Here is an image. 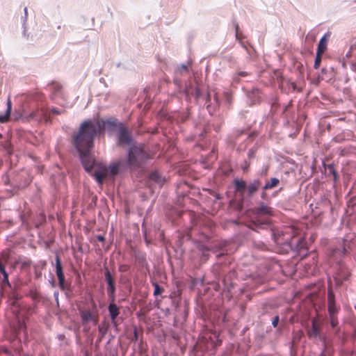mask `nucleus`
<instances>
[{
    "label": "nucleus",
    "mask_w": 356,
    "mask_h": 356,
    "mask_svg": "<svg viewBox=\"0 0 356 356\" xmlns=\"http://www.w3.org/2000/svg\"><path fill=\"white\" fill-rule=\"evenodd\" d=\"M245 134V131L243 129H240L236 131L234 133H233L232 135H229L226 139V144L227 146L230 148H234L236 145V140L238 137H239L241 135H243Z\"/></svg>",
    "instance_id": "obj_24"
},
{
    "label": "nucleus",
    "mask_w": 356,
    "mask_h": 356,
    "mask_svg": "<svg viewBox=\"0 0 356 356\" xmlns=\"http://www.w3.org/2000/svg\"><path fill=\"white\" fill-rule=\"evenodd\" d=\"M188 213L192 224L188 234L190 237L196 234L204 236L206 238L209 237L214 227L213 222L203 215H197L192 211Z\"/></svg>",
    "instance_id": "obj_7"
},
{
    "label": "nucleus",
    "mask_w": 356,
    "mask_h": 356,
    "mask_svg": "<svg viewBox=\"0 0 356 356\" xmlns=\"http://www.w3.org/2000/svg\"><path fill=\"white\" fill-rule=\"evenodd\" d=\"M353 48H354V46L351 45L350 47V49L346 54L345 57H343V58H342L341 65L343 68H346L347 66V63H348L350 65V68L353 70H355V69H356L355 63L352 60H350V58L352 57L351 50Z\"/></svg>",
    "instance_id": "obj_23"
},
{
    "label": "nucleus",
    "mask_w": 356,
    "mask_h": 356,
    "mask_svg": "<svg viewBox=\"0 0 356 356\" xmlns=\"http://www.w3.org/2000/svg\"><path fill=\"white\" fill-rule=\"evenodd\" d=\"M323 202H316L314 203H311L309 205H307L305 204V207L307 209V214H312L314 216L318 215L320 212L315 211L316 209H318V206H320Z\"/></svg>",
    "instance_id": "obj_29"
},
{
    "label": "nucleus",
    "mask_w": 356,
    "mask_h": 356,
    "mask_svg": "<svg viewBox=\"0 0 356 356\" xmlns=\"http://www.w3.org/2000/svg\"><path fill=\"white\" fill-rule=\"evenodd\" d=\"M12 111H13V103H12L10 97H8L7 99V102H6V109L4 111V113H6V115H7L8 117H10L11 115Z\"/></svg>",
    "instance_id": "obj_40"
},
{
    "label": "nucleus",
    "mask_w": 356,
    "mask_h": 356,
    "mask_svg": "<svg viewBox=\"0 0 356 356\" xmlns=\"http://www.w3.org/2000/svg\"><path fill=\"white\" fill-rule=\"evenodd\" d=\"M225 196H226L227 198H229V193H228V191H226V192H225V193H224V197H225Z\"/></svg>",
    "instance_id": "obj_60"
},
{
    "label": "nucleus",
    "mask_w": 356,
    "mask_h": 356,
    "mask_svg": "<svg viewBox=\"0 0 356 356\" xmlns=\"http://www.w3.org/2000/svg\"><path fill=\"white\" fill-rule=\"evenodd\" d=\"M128 269V266L127 265H120L119 266V270L120 272H125Z\"/></svg>",
    "instance_id": "obj_53"
},
{
    "label": "nucleus",
    "mask_w": 356,
    "mask_h": 356,
    "mask_svg": "<svg viewBox=\"0 0 356 356\" xmlns=\"http://www.w3.org/2000/svg\"><path fill=\"white\" fill-rule=\"evenodd\" d=\"M325 300V293L323 292L322 294H319L316 296V298H312L311 301L314 305L316 304H320L321 302H323Z\"/></svg>",
    "instance_id": "obj_39"
},
{
    "label": "nucleus",
    "mask_w": 356,
    "mask_h": 356,
    "mask_svg": "<svg viewBox=\"0 0 356 356\" xmlns=\"http://www.w3.org/2000/svg\"><path fill=\"white\" fill-rule=\"evenodd\" d=\"M256 150L253 148H250L248 152V157L251 159L255 157Z\"/></svg>",
    "instance_id": "obj_47"
},
{
    "label": "nucleus",
    "mask_w": 356,
    "mask_h": 356,
    "mask_svg": "<svg viewBox=\"0 0 356 356\" xmlns=\"http://www.w3.org/2000/svg\"><path fill=\"white\" fill-rule=\"evenodd\" d=\"M56 273L58 277L59 287L61 290H64L65 289V275L63 273L61 261H60V257L58 254H56Z\"/></svg>",
    "instance_id": "obj_16"
},
{
    "label": "nucleus",
    "mask_w": 356,
    "mask_h": 356,
    "mask_svg": "<svg viewBox=\"0 0 356 356\" xmlns=\"http://www.w3.org/2000/svg\"><path fill=\"white\" fill-rule=\"evenodd\" d=\"M269 171V166L268 165H264L261 170L259 172L258 175L261 177H266Z\"/></svg>",
    "instance_id": "obj_41"
},
{
    "label": "nucleus",
    "mask_w": 356,
    "mask_h": 356,
    "mask_svg": "<svg viewBox=\"0 0 356 356\" xmlns=\"http://www.w3.org/2000/svg\"><path fill=\"white\" fill-rule=\"evenodd\" d=\"M94 314H92L90 310H81L80 316L81 320L83 323H87L90 320H93Z\"/></svg>",
    "instance_id": "obj_30"
},
{
    "label": "nucleus",
    "mask_w": 356,
    "mask_h": 356,
    "mask_svg": "<svg viewBox=\"0 0 356 356\" xmlns=\"http://www.w3.org/2000/svg\"><path fill=\"white\" fill-rule=\"evenodd\" d=\"M9 118L4 112L0 113V123L6 122Z\"/></svg>",
    "instance_id": "obj_48"
},
{
    "label": "nucleus",
    "mask_w": 356,
    "mask_h": 356,
    "mask_svg": "<svg viewBox=\"0 0 356 356\" xmlns=\"http://www.w3.org/2000/svg\"><path fill=\"white\" fill-rule=\"evenodd\" d=\"M232 26L234 29V36L236 38V40H238L241 31L239 24L235 19H233L232 20Z\"/></svg>",
    "instance_id": "obj_38"
},
{
    "label": "nucleus",
    "mask_w": 356,
    "mask_h": 356,
    "mask_svg": "<svg viewBox=\"0 0 356 356\" xmlns=\"http://www.w3.org/2000/svg\"><path fill=\"white\" fill-rule=\"evenodd\" d=\"M220 198L219 195L216 196L215 199L213 200H218V199Z\"/></svg>",
    "instance_id": "obj_63"
},
{
    "label": "nucleus",
    "mask_w": 356,
    "mask_h": 356,
    "mask_svg": "<svg viewBox=\"0 0 356 356\" xmlns=\"http://www.w3.org/2000/svg\"><path fill=\"white\" fill-rule=\"evenodd\" d=\"M1 181L6 186H10L11 190L16 192L28 186L31 182V179L29 177L26 171L17 172L10 168L2 175Z\"/></svg>",
    "instance_id": "obj_6"
},
{
    "label": "nucleus",
    "mask_w": 356,
    "mask_h": 356,
    "mask_svg": "<svg viewBox=\"0 0 356 356\" xmlns=\"http://www.w3.org/2000/svg\"><path fill=\"white\" fill-rule=\"evenodd\" d=\"M72 153L98 184L113 181L127 171L144 166L149 149L133 136L131 129L114 117L99 122L83 120L71 136Z\"/></svg>",
    "instance_id": "obj_1"
},
{
    "label": "nucleus",
    "mask_w": 356,
    "mask_h": 356,
    "mask_svg": "<svg viewBox=\"0 0 356 356\" xmlns=\"http://www.w3.org/2000/svg\"><path fill=\"white\" fill-rule=\"evenodd\" d=\"M321 351L318 356H332V345L328 341L321 342Z\"/></svg>",
    "instance_id": "obj_25"
},
{
    "label": "nucleus",
    "mask_w": 356,
    "mask_h": 356,
    "mask_svg": "<svg viewBox=\"0 0 356 356\" xmlns=\"http://www.w3.org/2000/svg\"><path fill=\"white\" fill-rule=\"evenodd\" d=\"M262 183L259 178L254 179L249 184L246 183L245 191L244 195L248 198L251 199L253 197L254 194L261 188Z\"/></svg>",
    "instance_id": "obj_12"
},
{
    "label": "nucleus",
    "mask_w": 356,
    "mask_h": 356,
    "mask_svg": "<svg viewBox=\"0 0 356 356\" xmlns=\"http://www.w3.org/2000/svg\"><path fill=\"white\" fill-rule=\"evenodd\" d=\"M347 253V249L343 245H339L332 250V256L337 259L338 256L346 255Z\"/></svg>",
    "instance_id": "obj_31"
},
{
    "label": "nucleus",
    "mask_w": 356,
    "mask_h": 356,
    "mask_svg": "<svg viewBox=\"0 0 356 356\" xmlns=\"http://www.w3.org/2000/svg\"><path fill=\"white\" fill-rule=\"evenodd\" d=\"M108 12L110 13L111 17H113V12L111 11L110 8H108Z\"/></svg>",
    "instance_id": "obj_62"
},
{
    "label": "nucleus",
    "mask_w": 356,
    "mask_h": 356,
    "mask_svg": "<svg viewBox=\"0 0 356 356\" xmlns=\"http://www.w3.org/2000/svg\"><path fill=\"white\" fill-rule=\"evenodd\" d=\"M292 99L289 101V102L287 104L284 105L282 107H281V116L287 115L290 112H295L293 108H292Z\"/></svg>",
    "instance_id": "obj_33"
},
{
    "label": "nucleus",
    "mask_w": 356,
    "mask_h": 356,
    "mask_svg": "<svg viewBox=\"0 0 356 356\" xmlns=\"http://www.w3.org/2000/svg\"><path fill=\"white\" fill-rule=\"evenodd\" d=\"M24 16L22 17V20L23 22L22 23V26H23V28H24V34L26 32V18H27V15H28V10H27V8L25 7L24 8Z\"/></svg>",
    "instance_id": "obj_46"
},
{
    "label": "nucleus",
    "mask_w": 356,
    "mask_h": 356,
    "mask_svg": "<svg viewBox=\"0 0 356 356\" xmlns=\"http://www.w3.org/2000/svg\"><path fill=\"white\" fill-rule=\"evenodd\" d=\"M332 276L337 290L346 289L348 288L351 273L349 268L341 261L337 262L336 266L334 267Z\"/></svg>",
    "instance_id": "obj_9"
},
{
    "label": "nucleus",
    "mask_w": 356,
    "mask_h": 356,
    "mask_svg": "<svg viewBox=\"0 0 356 356\" xmlns=\"http://www.w3.org/2000/svg\"><path fill=\"white\" fill-rule=\"evenodd\" d=\"M347 202V207L348 208H350V207H353L355 205V204H353L354 202L350 201V202Z\"/></svg>",
    "instance_id": "obj_56"
},
{
    "label": "nucleus",
    "mask_w": 356,
    "mask_h": 356,
    "mask_svg": "<svg viewBox=\"0 0 356 356\" xmlns=\"http://www.w3.org/2000/svg\"><path fill=\"white\" fill-rule=\"evenodd\" d=\"M48 86L50 88L51 90V97L53 98V96H55L61 90V86L56 82V81H51L48 84Z\"/></svg>",
    "instance_id": "obj_32"
},
{
    "label": "nucleus",
    "mask_w": 356,
    "mask_h": 356,
    "mask_svg": "<svg viewBox=\"0 0 356 356\" xmlns=\"http://www.w3.org/2000/svg\"><path fill=\"white\" fill-rule=\"evenodd\" d=\"M245 95L250 106L259 104L261 102V92L257 88L252 87L250 90H246Z\"/></svg>",
    "instance_id": "obj_13"
},
{
    "label": "nucleus",
    "mask_w": 356,
    "mask_h": 356,
    "mask_svg": "<svg viewBox=\"0 0 356 356\" xmlns=\"http://www.w3.org/2000/svg\"><path fill=\"white\" fill-rule=\"evenodd\" d=\"M98 241H104V237L103 236H101V235H99L97 236Z\"/></svg>",
    "instance_id": "obj_59"
},
{
    "label": "nucleus",
    "mask_w": 356,
    "mask_h": 356,
    "mask_svg": "<svg viewBox=\"0 0 356 356\" xmlns=\"http://www.w3.org/2000/svg\"><path fill=\"white\" fill-rule=\"evenodd\" d=\"M317 161L314 159L310 166L312 174H318L319 178L327 181H332L333 186L340 184V175L338 171V165L334 161L321 159V164L316 165Z\"/></svg>",
    "instance_id": "obj_4"
},
{
    "label": "nucleus",
    "mask_w": 356,
    "mask_h": 356,
    "mask_svg": "<svg viewBox=\"0 0 356 356\" xmlns=\"http://www.w3.org/2000/svg\"><path fill=\"white\" fill-rule=\"evenodd\" d=\"M207 134L208 132L205 127H203L198 133L196 145L201 149H203L207 144Z\"/></svg>",
    "instance_id": "obj_21"
},
{
    "label": "nucleus",
    "mask_w": 356,
    "mask_h": 356,
    "mask_svg": "<svg viewBox=\"0 0 356 356\" xmlns=\"http://www.w3.org/2000/svg\"><path fill=\"white\" fill-rule=\"evenodd\" d=\"M91 321H93L96 324L97 323V321H98V316L95 314L93 320H91Z\"/></svg>",
    "instance_id": "obj_58"
},
{
    "label": "nucleus",
    "mask_w": 356,
    "mask_h": 356,
    "mask_svg": "<svg viewBox=\"0 0 356 356\" xmlns=\"http://www.w3.org/2000/svg\"><path fill=\"white\" fill-rule=\"evenodd\" d=\"M51 110V112L54 114V115H59L60 114V110L58 108H56V107H51L50 108Z\"/></svg>",
    "instance_id": "obj_51"
},
{
    "label": "nucleus",
    "mask_w": 356,
    "mask_h": 356,
    "mask_svg": "<svg viewBox=\"0 0 356 356\" xmlns=\"http://www.w3.org/2000/svg\"><path fill=\"white\" fill-rule=\"evenodd\" d=\"M223 162H224V176H225V174H226L225 166L227 165L229 168H232V166H233V161L232 159L227 160L225 158V154L224 153V160H223Z\"/></svg>",
    "instance_id": "obj_44"
},
{
    "label": "nucleus",
    "mask_w": 356,
    "mask_h": 356,
    "mask_svg": "<svg viewBox=\"0 0 356 356\" xmlns=\"http://www.w3.org/2000/svg\"><path fill=\"white\" fill-rule=\"evenodd\" d=\"M147 176L150 181H152L160 186H163L166 179L157 169H151L147 172Z\"/></svg>",
    "instance_id": "obj_17"
},
{
    "label": "nucleus",
    "mask_w": 356,
    "mask_h": 356,
    "mask_svg": "<svg viewBox=\"0 0 356 356\" xmlns=\"http://www.w3.org/2000/svg\"><path fill=\"white\" fill-rule=\"evenodd\" d=\"M307 334L314 343L327 341L326 336L322 332L321 325L316 320H312L311 325L307 327Z\"/></svg>",
    "instance_id": "obj_10"
},
{
    "label": "nucleus",
    "mask_w": 356,
    "mask_h": 356,
    "mask_svg": "<svg viewBox=\"0 0 356 356\" xmlns=\"http://www.w3.org/2000/svg\"><path fill=\"white\" fill-rule=\"evenodd\" d=\"M330 35L331 32L328 31L320 38L316 48L318 53H324L327 50Z\"/></svg>",
    "instance_id": "obj_18"
},
{
    "label": "nucleus",
    "mask_w": 356,
    "mask_h": 356,
    "mask_svg": "<svg viewBox=\"0 0 356 356\" xmlns=\"http://www.w3.org/2000/svg\"><path fill=\"white\" fill-rule=\"evenodd\" d=\"M280 179L277 177H270V179H266L265 184L262 186L261 189L263 191H267L277 188L280 185Z\"/></svg>",
    "instance_id": "obj_22"
},
{
    "label": "nucleus",
    "mask_w": 356,
    "mask_h": 356,
    "mask_svg": "<svg viewBox=\"0 0 356 356\" xmlns=\"http://www.w3.org/2000/svg\"><path fill=\"white\" fill-rule=\"evenodd\" d=\"M321 54L322 53H318V51H316V56L314 63V68L316 70L318 69L321 67L322 60Z\"/></svg>",
    "instance_id": "obj_37"
},
{
    "label": "nucleus",
    "mask_w": 356,
    "mask_h": 356,
    "mask_svg": "<svg viewBox=\"0 0 356 356\" xmlns=\"http://www.w3.org/2000/svg\"><path fill=\"white\" fill-rule=\"evenodd\" d=\"M236 276V271L235 270H229V275H228V278L229 279H232V277H235Z\"/></svg>",
    "instance_id": "obj_52"
},
{
    "label": "nucleus",
    "mask_w": 356,
    "mask_h": 356,
    "mask_svg": "<svg viewBox=\"0 0 356 356\" xmlns=\"http://www.w3.org/2000/svg\"><path fill=\"white\" fill-rule=\"evenodd\" d=\"M281 117L283 119V127L292 129L291 131L289 134V136L290 138H295L300 129L297 122L295 112H290L287 115Z\"/></svg>",
    "instance_id": "obj_11"
},
{
    "label": "nucleus",
    "mask_w": 356,
    "mask_h": 356,
    "mask_svg": "<svg viewBox=\"0 0 356 356\" xmlns=\"http://www.w3.org/2000/svg\"><path fill=\"white\" fill-rule=\"evenodd\" d=\"M285 88H282L285 92H300L302 90V87L298 86L295 81H291L289 79H286L284 81Z\"/></svg>",
    "instance_id": "obj_19"
},
{
    "label": "nucleus",
    "mask_w": 356,
    "mask_h": 356,
    "mask_svg": "<svg viewBox=\"0 0 356 356\" xmlns=\"http://www.w3.org/2000/svg\"><path fill=\"white\" fill-rule=\"evenodd\" d=\"M98 331H99L98 340H99V341H101L107 333L108 327L105 325L101 324L98 327Z\"/></svg>",
    "instance_id": "obj_34"
},
{
    "label": "nucleus",
    "mask_w": 356,
    "mask_h": 356,
    "mask_svg": "<svg viewBox=\"0 0 356 356\" xmlns=\"http://www.w3.org/2000/svg\"><path fill=\"white\" fill-rule=\"evenodd\" d=\"M223 283H224V291H225V289H226V285H227V277H226V276L225 275H224Z\"/></svg>",
    "instance_id": "obj_57"
},
{
    "label": "nucleus",
    "mask_w": 356,
    "mask_h": 356,
    "mask_svg": "<svg viewBox=\"0 0 356 356\" xmlns=\"http://www.w3.org/2000/svg\"><path fill=\"white\" fill-rule=\"evenodd\" d=\"M3 165V161L0 159V168H1Z\"/></svg>",
    "instance_id": "obj_61"
},
{
    "label": "nucleus",
    "mask_w": 356,
    "mask_h": 356,
    "mask_svg": "<svg viewBox=\"0 0 356 356\" xmlns=\"http://www.w3.org/2000/svg\"><path fill=\"white\" fill-rule=\"evenodd\" d=\"M224 63H227L229 67L236 69L238 67V64L236 58L232 55L224 56Z\"/></svg>",
    "instance_id": "obj_28"
},
{
    "label": "nucleus",
    "mask_w": 356,
    "mask_h": 356,
    "mask_svg": "<svg viewBox=\"0 0 356 356\" xmlns=\"http://www.w3.org/2000/svg\"><path fill=\"white\" fill-rule=\"evenodd\" d=\"M261 197L264 200H266V199L268 198V195L266 193V191H261Z\"/></svg>",
    "instance_id": "obj_54"
},
{
    "label": "nucleus",
    "mask_w": 356,
    "mask_h": 356,
    "mask_svg": "<svg viewBox=\"0 0 356 356\" xmlns=\"http://www.w3.org/2000/svg\"><path fill=\"white\" fill-rule=\"evenodd\" d=\"M282 187H280L279 189L277 191H274L273 193H272V197H275L276 196V195L280 192L282 191Z\"/></svg>",
    "instance_id": "obj_55"
},
{
    "label": "nucleus",
    "mask_w": 356,
    "mask_h": 356,
    "mask_svg": "<svg viewBox=\"0 0 356 356\" xmlns=\"http://www.w3.org/2000/svg\"><path fill=\"white\" fill-rule=\"evenodd\" d=\"M31 296L34 300L39 301L41 298L40 294L39 292H38L36 290H31Z\"/></svg>",
    "instance_id": "obj_45"
},
{
    "label": "nucleus",
    "mask_w": 356,
    "mask_h": 356,
    "mask_svg": "<svg viewBox=\"0 0 356 356\" xmlns=\"http://www.w3.org/2000/svg\"><path fill=\"white\" fill-rule=\"evenodd\" d=\"M246 183L247 182L243 178L234 177L232 181V184L228 186V188L229 190L233 189L234 192L244 195Z\"/></svg>",
    "instance_id": "obj_15"
},
{
    "label": "nucleus",
    "mask_w": 356,
    "mask_h": 356,
    "mask_svg": "<svg viewBox=\"0 0 356 356\" xmlns=\"http://www.w3.org/2000/svg\"><path fill=\"white\" fill-rule=\"evenodd\" d=\"M154 285V295L155 296H157L160 294H161V293L163 292V289L162 287H161L158 283H154L153 284Z\"/></svg>",
    "instance_id": "obj_43"
},
{
    "label": "nucleus",
    "mask_w": 356,
    "mask_h": 356,
    "mask_svg": "<svg viewBox=\"0 0 356 356\" xmlns=\"http://www.w3.org/2000/svg\"><path fill=\"white\" fill-rule=\"evenodd\" d=\"M43 96L33 97V102L24 106L21 111L15 112V118L23 121L37 120L45 111Z\"/></svg>",
    "instance_id": "obj_5"
},
{
    "label": "nucleus",
    "mask_w": 356,
    "mask_h": 356,
    "mask_svg": "<svg viewBox=\"0 0 356 356\" xmlns=\"http://www.w3.org/2000/svg\"><path fill=\"white\" fill-rule=\"evenodd\" d=\"M108 312L112 321H115L120 314L119 308L113 300L108 305Z\"/></svg>",
    "instance_id": "obj_27"
},
{
    "label": "nucleus",
    "mask_w": 356,
    "mask_h": 356,
    "mask_svg": "<svg viewBox=\"0 0 356 356\" xmlns=\"http://www.w3.org/2000/svg\"><path fill=\"white\" fill-rule=\"evenodd\" d=\"M230 207H234L241 213L245 215L248 221V226L252 229H267L271 230V236L273 241L279 245H284L290 249L294 257H298L303 259L309 254L307 243L300 232L293 225L285 227L282 230H275L271 227L270 217L273 211L270 207L261 205L257 209H248L244 210L242 203L244 202H229Z\"/></svg>",
    "instance_id": "obj_2"
},
{
    "label": "nucleus",
    "mask_w": 356,
    "mask_h": 356,
    "mask_svg": "<svg viewBox=\"0 0 356 356\" xmlns=\"http://www.w3.org/2000/svg\"><path fill=\"white\" fill-rule=\"evenodd\" d=\"M174 83L178 88L181 98L191 102L192 98L197 102L202 98L208 102L211 94L208 87L203 83L197 74L191 71L188 64L181 63L175 68Z\"/></svg>",
    "instance_id": "obj_3"
},
{
    "label": "nucleus",
    "mask_w": 356,
    "mask_h": 356,
    "mask_svg": "<svg viewBox=\"0 0 356 356\" xmlns=\"http://www.w3.org/2000/svg\"><path fill=\"white\" fill-rule=\"evenodd\" d=\"M280 322V317L279 316H275L273 317L272 321V325L274 327H277L278 326Z\"/></svg>",
    "instance_id": "obj_49"
},
{
    "label": "nucleus",
    "mask_w": 356,
    "mask_h": 356,
    "mask_svg": "<svg viewBox=\"0 0 356 356\" xmlns=\"http://www.w3.org/2000/svg\"><path fill=\"white\" fill-rule=\"evenodd\" d=\"M104 276L106 282L108 284L107 287V293L108 295L110 296L111 300L114 301L115 299V282L114 280V277L111 275V272L108 270V268H105L104 270Z\"/></svg>",
    "instance_id": "obj_14"
},
{
    "label": "nucleus",
    "mask_w": 356,
    "mask_h": 356,
    "mask_svg": "<svg viewBox=\"0 0 356 356\" xmlns=\"http://www.w3.org/2000/svg\"><path fill=\"white\" fill-rule=\"evenodd\" d=\"M329 70V71H335V70H334V68L333 67H331L330 68V70Z\"/></svg>",
    "instance_id": "obj_64"
},
{
    "label": "nucleus",
    "mask_w": 356,
    "mask_h": 356,
    "mask_svg": "<svg viewBox=\"0 0 356 356\" xmlns=\"http://www.w3.org/2000/svg\"><path fill=\"white\" fill-rule=\"evenodd\" d=\"M1 274L3 275V282L5 283V284H9V280H8V274L7 273V272L5 270L4 272H2Z\"/></svg>",
    "instance_id": "obj_50"
},
{
    "label": "nucleus",
    "mask_w": 356,
    "mask_h": 356,
    "mask_svg": "<svg viewBox=\"0 0 356 356\" xmlns=\"http://www.w3.org/2000/svg\"><path fill=\"white\" fill-rule=\"evenodd\" d=\"M239 42V44L241 45V47L245 49L248 54H250L249 47L252 49V47L250 45V44L248 42H243L242 39L238 38L237 40Z\"/></svg>",
    "instance_id": "obj_42"
},
{
    "label": "nucleus",
    "mask_w": 356,
    "mask_h": 356,
    "mask_svg": "<svg viewBox=\"0 0 356 356\" xmlns=\"http://www.w3.org/2000/svg\"><path fill=\"white\" fill-rule=\"evenodd\" d=\"M248 73L245 71H238L232 75V79L234 82L238 83L240 81V77L246 76Z\"/></svg>",
    "instance_id": "obj_35"
},
{
    "label": "nucleus",
    "mask_w": 356,
    "mask_h": 356,
    "mask_svg": "<svg viewBox=\"0 0 356 356\" xmlns=\"http://www.w3.org/2000/svg\"><path fill=\"white\" fill-rule=\"evenodd\" d=\"M234 90L232 88L224 89V108L230 110L232 108L234 102Z\"/></svg>",
    "instance_id": "obj_20"
},
{
    "label": "nucleus",
    "mask_w": 356,
    "mask_h": 356,
    "mask_svg": "<svg viewBox=\"0 0 356 356\" xmlns=\"http://www.w3.org/2000/svg\"><path fill=\"white\" fill-rule=\"evenodd\" d=\"M335 76V71H329L327 67H323L321 69V74L319 78L321 80H325L327 81L332 80Z\"/></svg>",
    "instance_id": "obj_26"
},
{
    "label": "nucleus",
    "mask_w": 356,
    "mask_h": 356,
    "mask_svg": "<svg viewBox=\"0 0 356 356\" xmlns=\"http://www.w3.org/2000/svg\"><path fill=\"white\" fill-rule=\"evenodd\" d=\"M339 307L337 306L335 300V294L333 291L332 282L328 280L327 289V311H328V323L330 327L334 331L335 334L340 337V328L338 327L339 321L337 314Z\"/></svg>",
    "instance_id": "obj_8"
},
{
    "label": "nucleus",
    "mask_w": 356,
    "mask_h": 356,
    "mask_svg": "<svg viewBox=\"0 0 356 356\" xmlns=\"http://www.w3.org/2000/svg\"><path fill=\"white\" fill-rule=\"evenodd\" d=\"M270 107L272 109L278 111L281 108L282 105L279 102V99L276 97H273L270 100Z\"/></svg>",
    "instance_id": "obj_36"
}]
</instances>
